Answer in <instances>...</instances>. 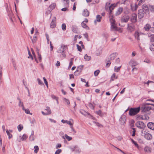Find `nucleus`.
<instances>
[{
    "label": "nucleus",
    "instance_id": "obj_1",
    "mask_svg": "<svg viewBox=\"0 0 154 154\" xmlns=\"http://www.w3.org/2000/svg\"><path fill=\"white\" fill-rule=\"evenodd\" d=\"M110 3L109 2H107L105 6V9L108 11L109 12V16L112 15V10L114 9V7L116 6L115 4H112L111 5L109 6Z\"/></svg>",
    "mask_w": 154,
    "mask_h": 154
},
{
    "label": "nucleus",
    "instance_id": "obj_2",
    "mask_svg": "<svg viewBox=\"0 0 154 154\" xmlns=\"http://www.w3.org/2000/svg\"><path fill=\"white\" fill-rule=\"evenodd\" d=\"M110 16L111 17L110 18L109 21L111 24L110 27L111 30L112 31L117 30V27L116 26L115 21V20L113 19L112 15Z\"/></svg>",
    "mask_w": 154,
    "mask_h": 154
},
{
    "label": "nucleus",
    "instance_id": "obj_3",
    "mask_svg": "<svg viewBox=\"0 0 154 154\" xmlns=\"http://www.w3.org/2000/svg\"><path fill=\"white\" fill-rule=\"evenodd\" d=\"M140 106L137 108H131L129 110V114L131 116H133L137 114L140 111Z\"/></svg>",
    "mask_w": 154,
    "mask_h": 154
},
{
    "label": "nucleus",
    "instance_id": "obj_4",
    "mask_svg": "<svg viewBox=\"0 0 154 154\" xmlns=\"http://www.w3.org/2000/svg\"><path fill=\"white\" fill-rule=\"evenodd\" d=\"M66 46L63 45H61V47L57 50V52L58 53L62 54L63 57H65L66 56L65 54L66 53Z\"/></svg>",
    "mask_w": 154,
    "mask_h": 154
},
{
    "label": "nucleus",
    "instance_id": "obj_5",
    "mask_svg": "<svg viewBox=\"0 0 154 154\" xmlns=\"http://www.w3.org/2000/svg\"><path fill=\"white\" fill-rule=\"evenodd\" d=\"M141 135L147 140H150L152 138V135L146 131H142L141 132Z\"/></svg>",
    "mask_w": 154,
    "mask_h": 154
},
{
    "label": "nucleus",
    "instance_id": "obj_6",
    "mask_svg": "<svg viewBox=\"0 0 154 154\" xmlns=\"http://www.w3.org/2000/svg\"><path fill=\"white\" fill-rule=\"evenodd\" d=\"M42 113L44 115H50L51 113V111L48 106H46L43 111Z\"/></svg>",
    "mask_w": 154,
    "mask_h": 154
},
{
    "label": "nucleus",
    "instance_id": "obj_7",
    "mask_svg": "<svg viewBox=\"0 0 154 154\" xmlns=\"http://www.w3.org/2000/svg\"><path fill=\"white\" fill-rule=\"evenodd\" d=\"M136 125L138 128L143 129L146 127L144 124L142 122L139 121L136 122Z\"/></svg>",
    "mask_w": 154,
    "mask_h": 154
},
{
    "label": "nucleus",
    "instance_id": "obj_8",
    "mask_svg": "<svg viewBox=\"0 0 154 154\" xmlns=\"http://www.w3.org/2000/svg\"><path fill=\"white\" fill-rule=\"evenodd\" d=\"M130 21L132 23H135L137 21V15L136 14H133L130 18Z\"/></svg>",
    "mask_w": 154,
    "mask_h": 154
},
{
    "label": "nucleus",
    "instance_id": "obj_9",
    "mask_svg": "<svg viewBox=\"0 0 154 154\" xmlns=\"http://www.w3.org/2000/svg\"><path fill=\"white\" fill-rule=\"evenodd\" d=\"M130 19V17L128 15H124L122 16L121 20L122 23H127Z\"/></svg>",
    "mask_w": 154,
    "mask_h": 154
},
{
    "label": "nucleus",
    "instance_id": "obj_10",
    "mask_svg": "<svg viewBox=\"0 0 154 154\" xmlns=\"http://www.w3.org/2000/svg\"><path fill=\"white\" fill-rule=\"evenodd\" d=\"M56 7V4L55 3H53L51 4L49 6V7L48 8V11L46 12V14H49L50 13L51 11L54 9Z\"/></svg>",
    "mask_w": 154,
    "mask_h": 154
},
{
    "label": "nucleus",
    "instance_id": "obj_11",
    "mask_svg": "<svg viewBox=\"0 0 154 154\" xmlns=\"http://www.w3.org/2000/svg\"><path fill=\"white\" fill-rule=\"evenodd\" d=\"M142 8L146 14L149 13V5L146 4H143L142 6Z\"/></svg>",
    "mask_w": 154,
    "mask_h": 154
},
{
    "label": "nucleus",
    "instance_id": "obj_12",
    "mask_svg": "<svg viewBox=\"0 0 154 154\" xmlns=\"http://www.w3.org/2000/svg\"><path fill=\"white\" fill-rule=\"evenodd\" d=\"M145 12L143 9H140L138 10V17L139 19L143 18L144 16V13Z\"/></svg>",
    "mask_w": 154,
    "mask_h": 154
},
{
    "label": "nucleus",
    "instance_id": "obj_13",
    "mask_svg": "<svg viewBox=\"0 0 154 154\" xmlns=\"http://www.w3.org/2000/svg\"><path fill=\"white\" fill-rule=\"evenodd\" d=\"M56 25V19L55 17H54L50 24V27L51 28H55Z\"/></svg>",
    "mask_w": 154,
    "mask_h": 154
},
{
    "label": "nucleus",
    "instance_id": "obj_14",
    "mask_svg": "<svg viewBox=\"0 0 154 154\" xmlns=\"http://www.w3.org/2000/svg\"><path fill=\"white\" fill-rule=\"evenodd\" d=\"M151 109L150 107L142 106L141 108V110L142 112H148Z\"/></svg>",
    "mask_w": 154,
    "mask_h": 154
},
{
    "label": "nucleus",
    "instance_id": "obj_15",
    "mask_svg": "<svg viewBox=\"0 0 154 154\" xmlns=\"http://www.w3.org/2000/svg\"><path fill=\"white\" fill-rule=\"evenodd\" d=\"M127 29L130 32H131L134 30V26L132 23L130 24H128Z\"/></svg>",
    "mask_w": 154,
    "mask_h": 154
},
{
    "label": "nucleus",
    "instance_id": "obj_16",
    "mask_svg": "<svg viewBox=\"0 0 154 154\" xmlns=\"http://www.w3.org/2000/svg\"><path fill=\"white\" fill-rule=\"evenodd\" d=\"M126 119V117L125 116H122L120 117L119 119L120 123L121 125H124L125 123V121Z\"/></svg>",
    "mask_w": 154,
    "mask_h": 154
},
{
    "label": "nucleus",
    "instance_id": "obj_17",
    "mask_svg": "<svg viewBox=\"0 0 154 154\" xmlns=\"http://www.w3.org/2000/svg\"><path fill=\"white\" fill-rule=\"evenodd\" d=\"M147 126L148 128L152 130H154V124L152 122H149L147 124Z\"/></svg>",
    "mask_w": 154,
    "mask_h": 154
},
{
    "label": "nucleus",
    "instance_id": "obj_18",
    "mask_svg": "<svg viewBox=\"0 0 154 154\" xmlns=\"http://www.w3.org/2000/svg\"><path fill=\"white\" fill-rule=\"evenodd\" d=\"M123 8L122 7L119 8L116 12V15H119L122 12Z\"/></svg>",
    "mask_w": 154,
    "mask_h": 154
},
{
    "label": "nucleus",
    "instance_id": "obj_19",
    "mask_svg": "<svg viewBox=\"0 0 154 154\" xmlns=\"http://www.w3.org/2000/svg\"><path fill=\"white\" fill-rule=\"evenodd\" d=\"M89 12L87 9H85L82 13L84 17H88L89 15Z\"/></svg>",
    "mask_w": 154,
    "mask_h": 154
},
{
    "label": "nucleus",
    "instance_id": "obj_20",
    "mask_svg": "<svg viewBox=\"0 0 154 154\" xmlns=\"http://www.w3.org/2000/svg\"><path fill=\"white\" fill-rule=\"evenodd\" d=\"M117 54L116 53H113L110 56V60H114L117 56Z\"/></svg>",
    "mask_w": 154,
    "mask_h": 154
},
{
    "label": "nucleus",
    "instance_id": "obj_21",
    "mask_svg": "<svg viewBox=\"0 0 154 154\" xmlns=\"http://www.w3.org/2000/svg\"><path fill=\"white\" fill-rule=\"evenodd\" d=\"M27 138V135L26 134H24L23 135L22 137L20 138V139L18 140V141L19 142H20L25 140Z\"/></svg>",
    "mask_w": 154,
    "mask_h": 154
},
{
    "label": "nucleus",
    "instance_id": "obj_22",
    "mask_svg": "<svg viewBox=\"0 0 154 154\" xmlns=\"http://www.w3.org/2000/svg\"><path fill=\"white\" fill-rule=\"evenodd\" d=\"M72 30L73 32L78 33V29L76 26H72Z\"/></svg>",
    "mask_w": 154,
    "mask_h": 154
},
{
    "label": "nucleus",
    "instance_id": "obj_23",
    "mask_svg": "<svg viewBox=\"0 0 154 154\" xmlns=\"http://www.w3.org/2000/svg\"><path fill=\"white\" fill-rule=\"evenodd\" d=\"M80 112L81 114L85 116H86L87 115H90V113H89L87 112L82 109H80Z\"/></svg>",
    "mask_w": 154,
    "mask_h": 154
},
{
    "label": "nucleus",
    "instance_id": "obj_24",
    "mask_svg": "<svg viewBox=\"0 0 154 154\" xmlns=\"http://www.w3.org/2000/svg\"><path fill=\"white\" fill-rule=\"evenodd\" d=\"M131 10L133 11H134L137 10L138 7L137 5L136 4H135L134 6H133L131 5Z\"/></svg>",
    "mask_w": 154,
    "mask_h": 154
},
{
    "label": "nucleus",
    "instance_id": "obj_25",
    "mask_svg": "<svg viewBox=\"0 0 154 154\" xmlns=\"http://www.w3.org/2000/svg\"><path fill=\"white\" fill-rule=\"evenodd\" d=\"M148 37L149 38L150 42H154V34H148Z\"/></svg>",
    "mask_w": 154,
    "mask_h": 154
},
{
    "label": "nucleus",
    "instance_id": "obj_26",
    "mask_svg": "<svg viewBox=\"0 0 154 154\" xmlns=\"http://www.w3.org/2000/svg\"><path fill=\"white\" fill-rule=\"evenodd\" d=\"M61 122L63 123H66L69 125H71V126L72 125H73V123H72L70 121H67V120H64L63 119L62 120H61Z\"/></svg>",
    "mask_w": 154,
    "mask_h": 154
},
{
    "label": "nucleus",
    "instance_id": "obj_27",
    "mask_svg": "<svg viewBox=\"0 0 154 154\" xmlns=\"http://www.w3.org/2000/svg\"><path fill=\"white\" fill-rule=\"evenodd\" d=\"M62 138L65 140V138H66L68 141H70L72 139V138L71 137L68 136L66 134L65 135V137L63 136Z\"/></svg>",
    "mask_w": 154,
    "mask_h": 154
},
{
    "label": "nucleus",
    "instance_id": "obj_28",
    "mask_svg": "<svg viewBox=\"0 0 154 154\" xmlns=\"http://www.w3.org/2000/svg\"><path fill=\"white\" fill-rule=\"evenodd\" d=\"M151 150V148L148 146H146L144 149V151L147 152H150Z\"/></svg>",
    "mask_w": 154,
    "mask_h": 154
},
{
    "label": "nucleus",
    "instance_id": "obj_29",
    "mask_svg": "<svg viewBox=\"0 0 154 154\" xmlns=\"http://www.w3.org/2000/svg\"><path fill=\"white\" fill-rule=\"evenodd\" d=\"M102 18L99 15H97L96 16V20H94V23H96V21L100 22L101 21V18Z\"/></svg>",
    "mask_w": 154,
    "mask_h": 154
},
{
    "label": "nucleus",
    "instance_id": "obj_30",
    "mask_svg": "<svg viewBox=\"0 0 154 154\" xmlns=\"http://www.w3.org/2000/svg\"><path fill=\"white\" fill-rule=\"evenodd\" d=\"M22 109L26 113L32 115V113H30L29 110L28 109H25L24 106H22Z\"/></svg>",
    "mask_w": 154,
    "mask_h": 154
},
{
    "label": "nucleus",
    "instance_id": "obj_31",
    "mask_svg": "<svg viewBox=\"0 0 154 154\" xmlns=\"http://www.w3.org/2000/svg\"><path fill=\"white\" fill-rule=\"evenodd\" d=\"M31 39L32 40V43L34 44L37 41V37L36 36L34 35L32 38V37H30Z\"/></svg>",
    "mask_w": 154,
    "mask_h": 154
},
{
    "label": "nucleus",
    "instance_id": "obj_32",
    "mask_svg": "<svg viewBox=\"0 0 154 154\" xmlns=\"http://www.w3.org/2000/svg\"><path fill=\"white\" fill-rule=\"evenodd\" d=\"M82 68H83V67L82 66H78L77 69L76 70L75 72V75H76L75 74L77 72H78L79 71L80 72H81V70L82 69Z\"/></svg>",
    "mask_w": 154,
    "mask_h": 154
},
{
    "label": "nucleus",
    "instance_id": "obj_33",
    "mask_svg": "<svg viewBox=\"0 0 154 154\" xmlns=\"http://www.w3.org/2000/svg\"><path fill=\"white\" fill-rule=\"evenodd\" d=\"M134 36L138 40H140V38H139V34L138 32H136L134 34Z\"/></svg>",
    "mask_w": 154,
    "mask_h": 154
},
{
    "label": "nucleus",
    "instance_id": "obj_34",
    "mask_svg": "<svg viewBox=\"0 0 154 154\" xmlns=\"http://www.w3.org/2000/svg\"><path fill=\"white\" fill-rule=\"evenodd\" d=\"M118 78L117 76H116V74L113 73L111 77V81H113L115 79H116Z\"/></svg>",
    "mask_w": 154,
    "mask_h": 154
},
{
    "label": "nucleus",
    "instance_id": "obj_35",
    "mask_svg": "<svg viewBox=\"0 0 154 154\" xmlns=\"http://www.w3.org/2000/svg\"><path fill=\"white\" fill-rule=\"evenodd\" d=\"M151 28V26L148 24H146L144 27V29L146 31L149 30Z\"/></svg>",
    "mask_w": 154,
    "mask_h": 154
},
{
    "label": "nucleus",
    "instance_id": "obj_36",
    "mask_svg": "<svg viewBox=\"0 0 154 154\" xmlns=\"http://www.w3.org/2000/svg\"><path fill=\"white\" fill-rule=\"evenodd\" d=\"M150 100H147L146 102L143 103V105L142 106H146V105H151L153 106H154V104L150 103H148V102H147L148 101Z\"/></svg>",
    "mask_w": 154,
    "mask_h": 154
},
{
    "label": "nucleus",
    "instance_id": "obj_37",
    "mask_svg": "<svg viewBox=\"0 0 154 154\" xmlns=\"http://www.w3.org/2000/svg\"><path fill=\"white\" fill-rule=\"evenodd\" d=\"M84 59L88 61L91 59V57L90 56H88L87 54H86L84 56Z\"/></svg>",
    "mask_w": 154,
    "mask_h": 154
},
{
    "label": "nucleus",
    "instance_id": "obj_38",
    "mask_svg": "<svg viewBox=\"0 0 154 154\" xmlns=\"http://www.w3.org/2000/svg\"><path fill=\"white\" fill-rule=\"evenodd\" d=\"M95 112L98 115H99V116L101 117L103 116V114L101 112V111L100 110L97 111H96Z\"/></svg>",
    "mask_w": 154,
    "mask_h": 154
},
{
    "label": "nucleus",
    "instance_id": "obj_39",
    "mask_svg": "<svg viewBox=\"0 0 154 154\" xmlns=\"http://www.w3.org/2000/svg\"><path fill=\"white\" fill-rule=\"evenodd\" d=\"M6 131L8 135V138L10 139L11 138L12 136V135L10 133L8 129H6Z\"/></svg>",
    "mask_w": 154,
    "mask_h": 154
},
{
    "label": "nucleus",
    "instance_id": "obj_40",
    "mask_svg": "<svg viewBox=\"0 0 154 154\" xmlns=\"http://www.w3.org/2000/svg\"><path fill=\"white\" fill-rule=\"evenodd\" d=\"M152 12H154V7L152 5H149V11Z\"/></svg>",
    "mask_w": 154,
    "mask_h": 154
},
{
    "label": "nucleus",
    "instance_id": "obj_41",
    "mask_svg": "<svg viewBox=\"0 0 154 154\" xmlns=\"http://www.w3.org/2000/svg\"><path fill=\"white\" fill-rule=\"evenodd\" d=\"M17 128L19 131H20L23 128V126L22 125H19L17 126Z\"/></svg>",
    "mask_w": 154,
    "mask_h": 154
},
{
    "label": "nucleus",
    "instance_id": "obj_42",
    "mask_svg": "<svg viewBox=\"0 0 154 154\" xmlns=\"http://www.w3.org/2000/svg\"><path fill=\"white\" fill-rule=\"evenodd\" d=\"M93 123H95L96 124V125L97 126L100 127H103V125H102V124L99 123L98 122H96L95 121H93Z\"/></svg>",
    "mask_w": 154,
    "mask_h": 154
},
{
    "label": "nucleus",
    "instance_id": "obj_43",
    "mask_svg": "<svg viewBox=\"0 0 154 154\" xmlns=\"http://www.w3.org/2000/svg\"><path fill=\"white\" fill-rule=\"evenodd\" d=\"M51 97L53 99L55 100H56L57 103H58V97H56L54 95H51Z\"/></svg>",
    "mask_w": 154,
    "mask_h": 154
},
{
    "label": "nucleus",
    "instance_id": "obj_44",
    "mask_svg": "<svg viewBox=\"0 0 154 154\" xmlns=\"http://www.w3.org/2000/svg\"><path fill=\"white\" fill-rule=\"evenodd\" d=\"M34 148L35 149L34 150L35 152L37 153L38 152L39 150L38 147L37 146H34Z\"/></svg>",
    "mask_w": 154,
    "mask_h": 154
},
{
    "label": "nucleus",
    "instance_id": "obj_45",
    "mask_svg": "<svg viewBox=\"0 0 154 154\" xmlns=\"http://www.w3.org/2000/svg\"><path fill=\"white\" fill-rule=\"evenodd\" d=\"M61 27H62V29L63 30V31L65 30H66V24L64 23L62 24V25Z\"/></svg>",
    "mask_w": 154,
    "mask_h": 154
},
{
    "label": "nucleus",
    "instance_id": "obj_46",
    "mask_svg": "<svg viewBox=\"0 0 154 154\" xmlns=\"http://www.w3.org/2000/svg\"><path fill=\"white\" fill-rule=\"evenodd\" d=\"M37 81H38V84L40 85H44V83L43 82L39 79H37Z\"/></svg>",
    "mask_w": 154,
    "mask_h": 154
},
{
    "label": "nucleus",
    "instance_id": "obj_47",
    "mask_svg": "<svg viewBox=\"0 0 154 154\" xmlns=\"http://www.w3.org/2000/svg\"><path fill=\"white\" fill-rule=\"evenodd\" d=\"M150 49L152 51H154V44H152L150 45Z\"/></svg>",
    "mask_w": 154,
    "mask_h": 154
},
{
    "label": "nucleus",
    "instance_id": "obj_48",
    "mask_svg": "<svg viewBox=\"0 0 154 154\" xmlns=\"http://www.w3.org/2000/svg\"><path fill=\"white\" fill-rule=\"evenodd\" d=\"M100 71L99 70H97L94 72V75L95 76H96L98 75Z\"/></svg>",
    "mask_w": 154,
    "mask_h": 154
},
{
    "label": "nucleus",
    "instance_id": "obj_49",
    "mask_svg": "<svg viewBox=\"0 0 154 154\" xmlns=\"http://www.w3.org/2000/svg\"><path fill=\"white\" fill-rule=\"evenodd\" d=\"M73 58H71L70 59V61L69 63V68H70L73 64Z\"/></svg>",
    "mask_w": 154,
    "mask_h": 154
},
{
    "label": "nucleus",
    "instance_id": "obj_50",
    "mask_svg": "<svg viewBox=\"0 0 154 154\" xmlns=\"http://www.w3.org/2000/svg\"><path fill=\"white\" fill-rule=\"evenodd\" d=\"M81 25L82 27L83 28H86L88 27L86 25V23L84 22H82V23Z\"/></svg>",
    "mask_w": 154,
    "mask_h": 154
},
{
    "label": "nucleus",
    "instance_id": "obj_51",
    "mask_svg": "<svg viewBox=\"0 0 154 154\" xmlns=\"http://www.w3.org/2000/svg\"><path fill=\"white\" fill-rule=\"evenodd\" d=\"M28 54H29V56L28 57V58H31L32 59V60H33V58L32 55L31 54L29 50H28Z\"/></svg>",
    "mask_w": 154,
    "mask_h": 154
},
{
    "label": "nucleus",
    "instance_id": "obj_52",
    "mask_svg": "<svg viewBox=\"0 0 154 154\" xmlns=\"http://www.w3.org/2000/svg\"><path fill=\"white\" fill-rule=\"evenodd\" d=\"M29 139L30 141H32L34 140V135H30L29 137Z\"/></svg>",
    "mask_w": 154,
    "mask_h": 154
},
{
    "label": "nucleus",
    "instance_id": "obj_53",
    "mask_svg": "<svg viewBox=\"0 0 154 154\" xmlns=\"http://www.w3.org/2000/svg\"><path fill=\"white\" fill-rule=\"evenodd\" d=\"M111 63L110 62V60H108L107 61L106 63V66L107 67H109L110 66Z\"/></svg>",
    "mask_w": 154,
    "mask_h": 154
},
{
    "label": "nucleus",
    "instance_id": "obj_54",
    "mask_svg": "<svg viewBox=\"0 0 154 154\" xmlns=\"http://www.w3.org/2000/svg\"><path fill=\"white\" fill-rule=\"evenodd\" d=\"M121 66L117 67L116 66L115 67V71L116 72H118L120 70Z\"/></svg>",
    "mask_w": 154,
    "mask_h": 154
},
{
    "label": "nucleus",
    "instance_id": "obj_55",
    "mask_svg": "<svg viewBox=\"0 0 154 154\" xmlns=\"http://www.w3.org/2000/svg\"><path fill=\"white\" fill-rule=\"evenodd\" d=\"M62 152V150L61 149H57L55 153V154H59Z\"/></svg>",
    "mask_w": 154,
    "mask_h": 154
},
{
    "label": "nucleus",
    "instance_id": "obj_56",
    "mask_svg": "<svg viewBox=\"0 0 154 154\" xmlns=\"http://www.w3.org/2000/svg\"><path fill=\"white\" fill-rule=\"evenodd\" d=\"M5 110V108L4 106H1L0 107V110L1 112L3 113V112H4Z\"/></svg>",
    "mask_w": 154,
    "mask_h": 154
},
{
    "label": "nucleus",
    "instance_id": "obj_57",
    "mask_svg": "<svg viewBox=\"0 0 154 154\" xmlns=\"http://www.w3.org/2000/svg\"><path fill=\"white\" fill-rule=\"evenodd\" d=\"M76 46L78 50L79 51H81L82 50L81 47L78 44L76 45Z\"/></svg>",
    "mask_w": 154,
    "mask_h": 154
},
{
    "label": "nucleus",
    "instance_id": "obj_58",
    "mask_svg": "<svg viewBox=\"0 0 154 154\" xmlns=\"http://www.w3.org/2000/svg\"><path fill=\"white\" fill-rule=\"evenodd\" d=\"M63 100L65 102L67 103V105H69V104L70 103L69 102V100L68 99L64 98Z\"/></svg>",
    "mask_w": 154,
    "mask_h": 154
},
{
    "label": "nucleus",
    "instance_id": "obj_59",
    "mask_svg": "<svg viewBox=\"0 0 154 154\" xmlns=\"http://www.w3.org/2000/svg\"><path fill=\"white\" fill-rule=\"evenodd\" d=\"M145 1V0H140L139 1V2L138 4V5L139 6L141 5V4L142 3L144 2Z\"/></svg>",
    "mask_w": 154,
    "mask_h": 154
},
{
    "label": "nucleus",
    "instance_id": "obj_60",
    "mask_svg": "<svg viewBox=\"0 0 154 154\" xmlns=\"http://www.w3.org/2000/svg\"><path fill=\"white\" fill-rule=\"evenodd\" d=\"M61 144L60 143H58L56 145V149H58V148L61 147Z\"/></svg>",
    "mask_w": 154,
    "mask_h": 154
},
{
    "label": "nucleus",
    "instance_id": "obj_61",
    "mask_svg": "<svg viewBox=\"0 0 154 154\" xmlns=\"http://www.w3.org/2000/svg\"><path fill=\"white\" fill-rule=\"evenodd\" d=\"M120 61V59L119 58H117L116 60L115 63L116 64L119 63Z\"/></svg>",
    "mask_w": 154,
    "mask_h": 154
},
{
    "label": "nucleus",
    "instance_id": "obj_62",
    "mask_svg": "<svg viewBox=\"0 0 154 154\" xmlns=\"http://www.w3.org/2000/svg\"><path fill=\"white\" fill-rule=\"evenodd\" d=\"M84 35L85 38H86L87 40L88 38V35L87 33H85L84 34Z\"/></svg>",
    "mask_w": 154,
    "mask_h": 154
},
{
    "label": "nucleus",
    "instance_id": "obj_63",
    "mask_svg": "<svg viewBox=\"0 0 154 154\" xmlns=\"http://www.w3.org/2000/svg\"><path fill=\"white\" fill-rule=\"evenodd\" d=\"M63 1L65 2V4L67 5L69 4V0H63Z\"/></svg>",
    "mask_w": 154,
    "mask_h": 154
},
{
    "label": "nucleus",
    "instance_id": "obj_64",
    "mask_svg": "<svg viewBox=\"0 0 154 154\" xmlns=\"http://www.w3.org/2000/svg\"><path fill=\"white\" fill-rule=\"evenodd\" d=\"M38 57L39 61H41L42 60V57L41 55L39 54V53H38Z\"/></svg>",
    "mask_w": 154,
    "mask_h": 154
}]
</instances>
